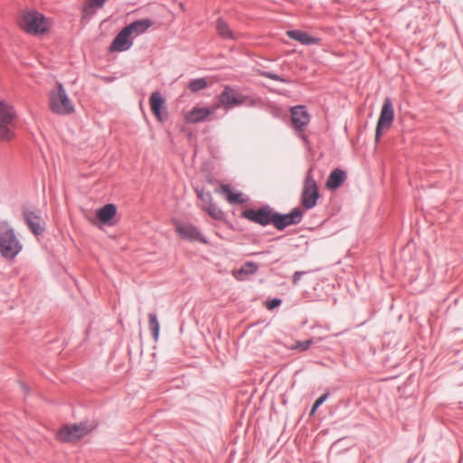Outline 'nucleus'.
I'll return each instance as SVG.
<instances>
[{
  "mask_svg": "<svg viewBox=\"0 0 463 463\" xmlns=\"http://www.w3.org/2000/svg\"><path fill=\"white\" fill-rule=\"evenodd\" d=\"M19 27L30 35H43L49 32L51 24L48 19L38 11H25L19 20Z\"/></svg>",
  "mask_w": 463,
  "mask_h": 463,
  "instance_id": "f257e3e1",
  "label": "nucleus"
},
{
  "mask_svg": "<svg viewBox=\"0 0 463 463\" xmlns=\"http://www.w3.org/2000/svg\"><path fill=\"white\" fill-rule=\"evenodd\" d=\"M23 246L17 239L14 230L7 222H0V252L6 260H13L21 251Z\"/></svg>",
  "mask_w": 463,
  "mask_h": 463,
  "instance_id": "f03ea898",
  "label": "nucleus"
},
{
  "mask_svg": "<svg viewBox=\"0 0 463 463\" xmlns=\"http://www.w3.org/2000/svg\"><path fill=\"white\" fill-rule=\"evenodd\" d=\"M218 100L220 106H222L226 109H231L242 105L252 107L260 101L259 99L244 95L240 92L239 90L230 85H226L223 88V90L218 95ZM216 108H219V105H217Z\"/></svg>",
  "mask_w": 463,
  "mask_h": 463,
  "instance_id": "7ed1b4c3",
  "label": "nucleus"
},
{
  "mask_svg": "<svg viewBox=\"0 0 463 463\" xmlns=\"http://www.w3.org/2000/svg\"><path fill=\"white\" fill-rule=\"evenodd\" d=\"M16 111L12 105L0 100V140L9 142L15 137Z\"/></svg>",
  "mask_w": 463,
  "mask_h": 463,
  "instance_id": "20e7f679",
  "label": "nucleus"
},
{
  "mask_svg": "<svg viewBox=\"0 0 463 463\" xmlns=\"http://www.w3.org/2000/svg\"><path fill=\"white\" fill-rule=\"evenodd\" d=\"M93 429L94 427L89 426L87 421L66 424L59 430L57 439L63 443H75Z\"/></svg>",
  "mask_w": 463,
  "mask_h": 463,
  "instance_id": "39448f33",
  "label": "nucleus"
},
{
  "mask_svg": "<svg viewBox=\"0 0 463 463\" xmlns=\"http://www.w3.org/2000/svg\"><path fill=\"white\" fill-rule=\"evenodd\" d=\"M50 108L53 113L59 115H68L74 111L73 103L61 83L58 84L56 90L50 93Z\"/></svg>",
  "mask_w": 463,
  "mask_h": 463,
  "instance_id": "423d86ee",
  "label": "nucleus"
},
{
  "mask_svg": "<svg viewBox=\"0 0 463 463\" xmlns=\"http://www.w3.org/2000/svg\"><path fill=\"white\" fill-rule=\"evenodd\" d=\"M241 217L261 226L274 225L275 211L269 204H265L259 209L243 210Z\"/></svg>",
  "mask_w": 463,
  "mask_h": 463,
  "instance_id": "0eeeda50",
  "label": "nucleus"
},
{
  "mask_svg": "<svg viewBox=\"0 0 463 463\" xmlns=\"http://www.w3.org/2000/svg\"><path fill=\"white\" fill-rule=\"evenodd\" d=\"M318 198V186L311 175V170H309L303 184V190L300 198L301 205L304 209L310 210L317 205Z\"/></svg>",
  "mask_w": 463,
  "mask_h": 463,
  "instance_id": "6e6552de",
  "label": "nucleus"
},
{
  "mask_svg": "<svg viewBox=\"0 0 463 463\" xmlns=\"http://www.w3.org/2000/svg\"><path fill=\"white\" fill-rule=\"evenodd\" d=\"M394 118V109L392 101L390 98L383 100L380 117L377 121L375 129V142H379L383 136V129H387L392 126Z\"/></svg>",
  "mask_w": 463,
  "mask_h": 463,
  "instance_id": "1a4fd4ad",
  "label": "nucleus"
},
{
  "mask_svg": "<svg viewBox=\"0 0 463 463\" xmlns=\"http://www.w3.org/2000/svg\"><path fill=\"white\" fill-rule=\"evenodd\" d=\"M302 219L303 211L299 207L294 208L290 213L286 214L275 212L274 227L279 231H283L289 225L300 223Z\"/></svg>",
  "mask_w": 463,
  "mask_h": 463,
  "instance_id": "9d476101",
  "label": "nucleus"
},
{
  "mask_svg": "<svg viewBox=\"0 0 463 463\" xmlns=\"http://www.w3.org/2000/svg\"><path fill=\"white\" fill-rule=\"evenodd\" d=\"M173 223L175 225V232L182 239L189 241H200L204 244L208 242L205 237L201 234L195 226L183 223L178 220H173Z\"/></svg>",
  "mask_w": 463,
  "mask_h": 463,
  "instance_id": "9b49d317",
  "label": "nucleus"
},
{
  "mask_svg": "<svg viewBox=\"0 0 463 463\" xmlns=\"http://www.w3.org/2000/svg\"><path fill=\"white\" fill-rule=\"evenodd\" d=\"M150 109L154 116L160 122H164L168 118V113L165 105V99L161 93L154 91L149 98Z\"/></svg>",
  "mask_w": 463,
  "mask_h": 463,
  "instance_id": "f8f14e48",
  "label": "nucleus"
},
{
  "mask_svg": "<svg viewBox=\"0 0 463 463\" xmlns=\"http://www.w3.org/2000/svg\"><path fill=\"white\" fill-rule=\"evenodd\" d=\"M24 220L28 226L29 230L34 235H41L44 232V222L42 217L33 211H30L27 208L23 209Z\"/></svg>",
  "mask_w": 463,
  "mask_h": 463,
  "instance_id": "ddd939ff",
  "label": "nucleus"
},
{
  "mask_svg": "<svg viewBox=\"0 0 463 463\" xmlns=\"http://www.w3.org/2000/svg\"><path fill=\"white\" fill-rule=\"evenodd\" d=\"M132 34L128 32V29L124 27L113 39L110 46L109 52H124L128 50L133 43L130 39Z\"/></svg>",
  "mask_w": 463,
  "mask_h": 463,
  "instance_id": "4468645a",
  "label": "nucleus"
},
{
  "mask_svg": "<svg viewBox=\"0 0 463 463\" xmlns=\"http://www.w3.org/2000/svg\"><path fill=\"white\" fill-rule=\"evenodd\" d=\"M291 121L293 127L298 130H304V128L309 123L310 116L305 106H295L291 108Z\"/></svg>",
  "mask_w": 463,
  "mask_h": 463,
  "instance_id": "2eb2a0df",
  "label": "nucleus"
},
{
  "mask_svg": "<svg viewBox=\"0 0 463 463\" xmlns=\"http://www.w3.org/2000/svg\"><path fill=\"white\" fill-rule=\"evenodd\" d=\"M288 36L304 45H313L320 43L321 39L309 35L307 32L301 30H290L287 32Z\"/></svg>",
  "mask_w": 463,
  "mask_h": 463,
  "instance_id": "dca6fc26",
  "label": "nucleus"
},
{
  "mask_svg": "<svg viewBox=\"0 0 463 463\" xmlns=\"http://www.w3.org/2000/svg\"><path fill=\"white\" fill-rule=\"evenodd\" d=\"M345 179L346 173L340 168H335L330 173L326 186L330 190H335L342 185Z\"/></svg>",
  "mask_w": 463,
  "mask_h": 463,
  "instance_id": "f3484780",
  "label": "nucleus"
},
{
  "mask_svg": "<svg viewBox=\"0 0 463 463\" xmlns=\"http://www.w3.org/2000/svg\"><path fill=\"white\" fill-rule=\"evenodd\" d=\"M212 111L207 108H194L185 114L184 119L187 123H199L203 122Z\"/></svg>",
  "mask_w": 463,
  "mask_h": 463,
  "instance_id": "a211bd4d",
  "label": "nucleus"
},
{
  "mask_svg": "<svg viewBox=\"0 0 463 463\" xmlns=\"http://www.w3.org/2000/svg\"><path fill=\"white\" fill-rule=\"evenodd\" d=\"M117 213V207L113 203H108L97 211V218L102 223L109 222Z\"/></svg>",
  "mask_w": 463,
  "mask_h": 463,
  "instance_id": "6ab92c4d",
  "label": "nucleus"
},
{
  "mask_svg": "<svg viewBox=\"0 0 463 463\" xmlns=\"http://www.w3.org/2000/svg\"><path fill=\"white\" fill-rule=\"evenodd\" d=\"M152 24L153 22L150 19L145 18L134 21L125 27L128 29L131 34L135 33L137 35L145 33Z\"/></svg>",
  "mask_w": 463,
  "mask_h": 463,
  "instance_id": "aec40b11",
  "label": "nucleus"
},
{
  "mask_svg": "<svg viewBox=\"0 0 463 463\" xmlns=\"http://www.w3.org/2000/svg\"><path fill=\"white\" fill-rule=\"evenodd\" d=\"M221 190L231 204H241L247 201L241 193L233 192L228 184L222 185Z\"/></svg>",
  "mask_w": 463,
  "mask_h": 463,
  "instance_id": "412c9836",
  "label": "nucleus"
},
{
  "mask_svg": "<svg viewBox=\"0 0 463 463\" xmlns=\"http://www.w3.org/2000/svg\"><path fill=\"white\" fill-rule=\"evenodd\" d=\"M216 30L218 32V34L223 39H231V40L237 39L235 33H233L230 29L228 24L222 18L217 19Z\"/></svg>",
  "mask_w": 463,
  "mask_h": 463,
  "instance_id": "4be33fe9",
  "label": "nucleus"
},
{
  "mask_svg": "<svg viewBox=\"0 0 463 463\" xmlns=\"http://www.w3.org/2000/svg\"><path fill=\"white\" fill-rule=\"evenodd\" d=\"M106 0H88L82 8V19H87L95 13V8H101Z\"/></svg>",
  "mask_w": 463,
  "mask_h": 463,
  "instance_id": "5701e85b",
  "label": "nucleus"
},
{
  "mask_svg": "<svg viewBox=\"0 0 463 463\" xmlns=\"http://www.w3.org/2000/svg\"><path fill=\"white\" fill-rule=\"evenodd\" d=\"M148 326H149V329L152 332L154 340L156 341L158 339V335H159L160 326H159V322L157 320V317L155 313L148 314Z\"/></svg>",
  "mask_w": 463,
  "mask_h": 463,
  "instance_id": "b1692460",
  "label": "nucleus"
},
{
  "mask_svg": "<svg viewBox=\"0 0 463 463\" xmlns=\"http://www.w3.org/2000/svg\"><path fill=\"white\" fill-rule=\"evenodd\" d=\"M208 82L204 78L192 80L188 84V89L195 93L207 88Z\"/></svg>",
  "mask_w": 463,
  "mask_h": 463,
  "instance_id": "393cba45",
  "label": "nucleus"
},
{
  "mask_svg": "<svg viewBox=\"0 0 463 463\" xmlns=\"http://www.w3.org/2000/svg\"><path fill=\"white\" fill-rule=\"evenodd\" d=\"M204 210L207 212V213L214 220H222L224 217L223 212L213 203H210L206 207H204Z\"/></svg>",
  "mask_w": 463,
  "mask_h": 463,
  "instance_id": "a878e982",
  "label": "nucleus"
},
{
  "mask_svg": "<svg viewBox=\"0 0 463 463\" xmlns=\"http://www.w3.org/2000/svg\"><path fill=\"white\" fill-rule=\"evenodd\" d=\"M259 266L253 261H247L239 270V275H252L257 272Z\"/></svg>",
  "mask_w": 463,
  "mask_h": 463,
  "instance_id": "bb28decb",
  "label": "nucleus"
},
{
  "mask_svg": "<svg viewBox=\"0 0 463 463\" xmlns=\"http://www.w3.org/2000/svg\"><path fill=\"white\" fill-rule=\"evenodd\" d=\"M195 193L197 194V197L204 203L209 205L212 203V194L210 192H205L203 187L197 186L195 188Z\"/></svg>",
  "mask_w": 463,
  "mask_h": 463,
  "instance_id": "cd10ccee",
  "label": "nucleus"
},
{
  "mask_svg": "<svg viewBox=\"0 0 463 463\" xmlns=\"http://www.w3.org/2000/svg\"><path fill=\"white\" fill-rule=\"evenodd\" d=\"M259 75L262 76V77H265V78H269L270 80H277V81H280V82H283V83H289L290 80L288 79H286V78H283L274 72H271V71H259Z\"/></svg>",
  "mask_w": 463,
  "mask_h": 463,
  "instance_id": "c85d7f7f",
  "label": "nucleus"
},
{
  "mask_svg": "<svg viewBox=\"0 0 463 463\" xmlns=\"http://www.w3.org/2000/svg\"><path fill=\"white\" fill-rule=\"evenodd\" d=\"M312 344L313 340L311 338L305 341H297L292 349L304 352L307 351L312 345Z\"/></svg>",
  "mask_w": 463,
  "mask_h": 463,
  "instance_id": "c756f323",
  "label": "nucleus"
},
{
  "mask_svg": "<svg viewBox=\"0 0 463 463\" xmlns=\"http://www.w3.org/2000/svg\"><path fill=\"white\" fill-rule=\"evenodd\" d=\"M328 395V392H326L323 395H321L317 400H316L312 406L311 413H314L324 403V402L327 399Z\"/></svg>",
  "mask_w": 463,
  "mask_h": 463,
  "instance_id": "7c9ffc66",
  "label": "nucleus"
},
{
  "mask_svg": "<svg viewBox=\"0 0 463 463\" xmlns=\"http://www.w3.org/2000/svg\"><path fill=\"white\" fill-rule=\"evenodd\" d=\"M281 304L280 298H273L271 300L267 301L266 307L268 309L272 310L278 307Z\"/></svg>",
  "mask_w": 463,
  "mask_h": 463,
  "instance_id": "2f4dec72",
  "label": "nucleus"
},
{
  "mask_svg": "<svg viewBox=\"0 0 463 463\" xmlns=\"http://www.w3.org/2000/svg\"><path fill=\"white\" fill-rule=\"evenodd\" d=\"M306 271H295L293 276H292V283L293 285H298L302 275L305 274Z\"/></svg>",
  "mask_w": 463,
  "mask_h": 463,
  "instance_id": "473e14b6",
  "label": "nucleus"
},
{
  "mask_svg": "<svg viewBox=\"0 0 463 463\" xmlns=\"http://www.w3.org/2000/svg\"><path fill=\"white\" fill-rule=\"evenodd\" d=\"M179 6H180V8L182 9V11H184V4H183V3H180V4H179Z\"/></svg>",
  "mask_w": 463,
  "mask_h": 463,
  "instance_id": "72a5a7b5",
  "label": "nucleus"
},
{
  "mask_svg": "<svg viewBox=\"0 0 463 463\" xmlns=\"http://www.w3.org/2000/svg\"><path fill=\"white\" fill-rule=\"evenodd\" d=\"M461 408L463 409V400L459 402Z\"/></svg>",
  "mask_w": 463,
  "mask_h": 463,
  "instance_id": "f704fd0d",
  "label": "nucleus"
}]
</instances>
